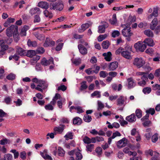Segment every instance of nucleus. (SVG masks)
Here are the masks:
<instances>
[{
    "label": "nucleus",
    "instance_id": "864d4df0",
    "mask_svg": "<svg viewBox=\"0 0 160 160\" xmlns=\"http://www.w3.org/2000/svg\"><path fill=\"white\" fill-rule=\"evenodd\" d=\"M117 22V19L116 18V16L115 14H114L112 16V20L110 23L112 25H114L116 24Z\"/></svg>",
    "mask_w": 160,
    "mask_h": 160
},
{
    "label": "nucleus",
    "instance_id": "6e6d98bb",
    "mask_svg": "<svg viewBox=\"0 0 160 160\" xmlns=\"http://www.w3.org/2000/svg\"><path fill=\"white\" fill-rule=\"evenodd\" d=\"M76 110H77V112L78 113H82L84 112L82 107L79 106L76 107Z\"/></svg>",
    "mask_w": 160,
    "mask_h": 160
},
{
    "label": "nucleus",
    "instance_id": "b1692460",
    "mask_svg": "<svg viewBox=\"0 0 160 160\" xmlns=\"http://www.w3.org/2000/svg\"><path fill=\"white\" fill-rule=\"evenodd\" d=\"M29 29V27L27 26H24L22 29L20 35L22 36H25L26 35V31Z\"/></svg>",
    "mask_w": 160,
    "mask_h": 160
},
{
    "label": "nucleus",
    "instance_id": "bf43d9fd",
    "mask_svg": "<svg viewBox=\"0 0 160 160\" xmlns=\"http://www.w3.org/2000/svg\"><path fill=\"white\" fill-rule=\"evenodd\" d=\"M108 75V73L103 71H101L99 73L100 77L103 78L106 77Z\"/></svg>",
    "mask_w": 160,
    "mask_h": 160
},
{
    "label": "nucleus",
    "instance_id": "a878e982",
    "mask_svg": "<svg viewBox=\"0 0 160 160\" xmlns=\"http://www.w3.org/2000/svg\"><path fill=\"white\" fill-rule=\"evenodd\" d=\"M117 105L119 106H122L124 103V97L121 96L117 100Z\"/></svg>",
    "mask_w": 160,
    "mask_h": 160
},
{
    "label": "nucleus",
    "instance_id": "f03ea898",
    "mask_svg": "<svg viewBox=\"0 0 160 160\" xmlns=\"http://www.w3.org/2000/svg\"><path fill=\"white\" fill-rule=\"evenodd\" d=\"M18 27L17 26H15L14 25H12L9 27L7 28L6 29V34L9 37H11L12 34L16 32H17Z\"/></svg>",
    "mask_w": 160,
    "mask_h": 160
},
{
    "label": "nucleus",
    "instance_id": "c85d7f7f",
    "mask_svg": "<svg viewBox=\"0 0 160 160\" xmlns=\"http://www.w3.org/2000/svg\"><path fill=\"white\" fill-rule=\"evenodd\" d=\"M36 52L35 51L33 50H29L27 51L26 55L29 57L32 58L36 55Z\"/></svg>",
    "mask_w": 160,
    "mask_h": 160
},
{
    "label": "nucleus",
    "instance_id": "423d86ee",
    "mask_svg": "<svg viewBox=\"0 0 160 160\" xmlns=\"http://www.w3.org/2000/svg\"><path fill=\"white\" fill-rule=\"evenodd\" d=\"M65 128V125L63 124H60L58 127L54 128L53 130L55 135L57 134H61L63 132Z\"/></svg>",
    "mask_w": 160,
    "mask_h": 160
},
{
    "label": "nucleus",
    "instance_id": "774afa93",
    "mask_svg": "<svg viewBox=\"0 0 160 160\" xmlns=\"http://www.w3.org/2000/svg\"><path fill=\"white\" fill-rule=\"evenodd\" d=\"M63 43H59L56 48V50L57 51H60L62 48L63 46Z\"/></svg>",
    "mask_w": 160,
    "mask_h": 160
},
{
    "label": "nucleus",
    "instance_id": "09e8293b",
    "mask_svg": "<svg viewBox=\"0 0 160 160\" xmlns=\"http://www.w3.org/2000/svg\"><path fill=\"white\" fill-rule=\"evenodd\" d=\"M151 91V89L150 88L146 87L144 88L143 90V92L145 94H149Z\"/></svg>",
    "mask_w": 160,
    "mask_h": 160
},
{
    "label": "nucleus",
    "instance_id": "2f4dec72",
    "mask_svg": "<svg viewBox=\"0 0 160 160\" xmlns=\"http://www.w3.org/2000/svg\"><path fill=\"white\" fill-rule=\"evenodd\" d=\"M65 153V151L61 147H59L58 150V156L63 157Z\"/></svg>",
    "mask_w": 160,
    "mask_h": 160
},
{
    "label": "nucleus",
    "instance_id": "aec40b11",
    "mask_svg": "<svg viewBox=\"0 0 160 160\" xmlns=\"http://www.w3.org/2000/svg\"><path fill=\"white\" fill-rule=\"evenodd\" d=\"M90 24L88 23L83 24L81 25V28L78 29V32H83L87 29L88 28Z\"/></svg>",
    "mask_w": 160,
    "mask_h": 160
},
{
    "label": "nucleus",
    "instance_id": "49530a36",
    "mask_svg": "<svg viewBox=\"0 0 160 160\" xmlns=\"http://www.w3.org/2000/svg\"><path fill=\"white\" fill-rule=\"evenodd\" d=\"M120 34L118 30L113 31L112 33V36L113 38H115L117 37H118Z\"/></svg>",
    "mask_w": 160,
    "mask_h": 160
},
{
    "label": "nucleus",
    "instance_id": "f257e3e1",
    "mask_svg": "<svg viewBox=\"0 0 160 160\" xmlns=\"http://www.w3.org/2000/svg\"><path fill=\"white\" fill-rule=\"evenodd\" d=\"M132 47L127 45L124 48L120 47L115 51L116 55L121 54L124 58L128 60L132 58Z\"/></svg>",
    "mask_w": 160,
    "mask_h": 160
},
{
    "label": "nucleus",
    "instance_id": "5701e85b",
    "mask_svg": "<svg viewBox=\"0 0 160 160\" xmlns=\"http://www.w3.org/2000/svg\"><path fill=\"white\" fill-rule=\"evenodd\" d=\"M27 44L29 47H36L37 45V42L36 41H31L30 39L28 40Z\"/></svg>",
    "mask_w": 160,
    "mask_h": 160
},
{
    "label": "nucleus",
    "instance_id": "052dcab7",
    "mask_svg": "<svg viewBox=\"0 0 160 160\" xmlns=\"http://www.w3.org/2000/svg\"><path fill=\"white\" fill-rule=\"evenodd\" d=\"M93 138L95 139V142L97 141L100 142L104 140L103 138L101 136H97L95 137H93Z\"/></svg>",
    "mask_w": 160,
    "mask_h": 160
},
{
    "label": "nucleus",
    "instance_id": "72a5a7b5",
    "mask_svg": "<svg viewBox=\"0 0 160 160\" xmlns=\"http://www.w3.org/2000/svg\"><path fill=\"white\" fill-rule=\"evenodd\" d=\"M56 10L61 11L62 10L63 8V5L61 2H56Z\"/></svg>",
    "mask_w": 160,
    "mask_h": 160
},
{
    "label": "nucleus",
    "instance_id": "0e129e2a",
    "mask_svg": "<svg viewBox=\"0 0 160 160\" xmlns=\"http://www.w3.org/2000/svg\"><path fill=\"white\" fill-rule=\"evenodd\" d=\"M45 108L46 110H52L53 109V107L52 105L49 104L45 106Z\"/></svg>",
    "mask_w": 160,
    "mask_h": 160
},
{
    "label": "nucleus",
    "instance_id": "dca6fc26",
    "mask_svg": "<svg viewBox=\"0 0 160 160\" xmlns=\"http://www.w3.org/2000/svg\"><path fill=\"white\" fill-rule=\"evenodd\" d=\"M41 12V11L40 10V9L37 7L31 9L29 11V13L32 15H33L36 13L39 14Z\"/></svg>",
    "mask_w": 160,
    "mask_h": 160
},
{
    "label": "nucleus",
    "instance_id": "4468645a",
    "mask_svg": "<svg viewBox=\"0 0 160 160\" xmlns=\"http://www.w3.org/2000/svg\"><path fill=\"white\" fill-rule=\"evenodd\" d=\"M78 48L80 52L82 55H85L87 53V50L84 46L82 45H78Z\"/></svg>",
    "mask_w": 160,
    "mask_h": 160
},
{
    "label": "nucleus",
    "instance_id": "8fccbe9b",
    "mask_svg": "<svg viewBox=\"0 0 160 160\" xmlns=\"http://www.w3.org/2000/svg\"><path fill=\"white\" fill-rule=\"evenodd\" d=\"M135 113L138 118H140L142 117V111L139 109L136 110Z\"/></svg>",
    "mask_w": 160,
    "mask_h": 160
},
{
    "label": "nucleus",
    "instance_id": "f8f14e48",
    "mask_svg": "<svg viewBox=\"0 0 160 160\" xmlns=\"http://www.w3.org/2000/svg\"><path fill=\"white\" fill-rule=\"evenodd\" d=\"M49 5L46 2L41 1L38 3V6L42 8L47 9L49 8Z\"/></svg>",
    "mask_w": 160,
    "mask_h": 160
},
{
    "label": "nucleus",
    "instance_id": "2eb2a0df",
    "mask_svg": "<svg viewBox=\"0 0 160 160\" xmlns=\"http://www.w3.org/2000/svg\"><path fill=\"white\" fill-rule=\"evenodd\" d=\"M126 120L129 122H133L136 120V118L134 113L131 114L130 115L127 117Z\"/></svg>",
    "mask_w": 160,
    "mask_h": 160
},
{
    "label": "nucleus",
    "instance_id": "39448f33",
    "mask_svg": "<svg viewBox=\"0 0 160 160\" xmlns=\"http://www.w3.org/2000/svg\"><path fill=\"white\" fill-rule=\"evenodd\" d=\"M122 35L125 37H130L132 35L131 32V28L129 27H126L122 30Z\"/></svg>",
    "mask_w": 160,
    "mask_h": 160
},
{
    "label": "nucleus",
    "instance_id": "37998d69",
    "mask_svg": "<svg viewBox=\"0 0 160 160\" xmlns=\"http://www.w3.org/2000/svg\"><path fill=\"white\" fill-rule=\"evenodd\" d=\"M109 45V42L107 41H104L102 42V48L104 49H106L108 48Z\"/></svg>",
    "mask_w": 160,
    "mask_h": 160
},
{
    "label": "nucleus",
    "instance_id": "7ed1b4c3",
    "mask_svg": "<svg viewBox=\"0 0 160 160\" xmlns=\"http://www.w3.org/2000/svg\"><path fill=\"white\" fill-rule=\"evenodd\" d=\"M146 45L141 42H138L134 45V47L137 51L143 52L146 48Z\"/></svg>",
    "mask_w": 160,
    "mask_h": 160
},
{
    "label": "nucleus",
    "instance_id": "3c124183",
    "mask_svg": "<svg viewBox=\"0 0 160 160\" xmlns=\"http://www.w3.org/2000/svg\"><path fill=\"white\" fill-rule=\"evenodd\" d=\"M75 155L76 156V160H80L82 158V156L80 152H76Z\"/></svg>",
    "mask_w": 160,
    "mask_h": 160
},
{
    "label": "nucleus",
    "instance_id": "6e6552de",
    "mask_svg": "<svg viewBox=\"0 0 160 160\" xmlns=\"http://www.w3.org/2000/svg\"><path fill=\"white\" fill-rule=\"evenodd\" d=\"M127 144V139L125 138L119 141L117 143V146L119 148L126 146Z\"/></svg>",
    "mask_w": 160,
    "mask_h": 160
},
{
    "label": "nucleus",
    "instance_id": "6ab92c4d",
    "mask_svg": "<svg viewBox=\"0 0 160 160\" xmlns=\"http://www.w3.org/2000/svg\"><path fill=\"white\" fill-rule=\"evenodd\" d=\"M102 55L104 57L105 59L107 61H110L111 60L112 54L111 52H108L107 53H104Z\"/></svg>",
    "mask_w": 160,
    "mask_h": 160
},
{
    "label": "nucleus",
    "instance_id": "393cba45",
    "mask_svg": "<svg viewBox=\"0 0 160 160\" xmlns=\"http://www.w3.org/2000/svg\"><path fill=\"white\" fill-rule=\"evenodd\" d=\"M33 34L38 39L40 40H42L44 38V35L43 34H40L38 32H34Z\"/></svg>",
    "mask_w": 160,
    "mask_h": 160
},
{
    "label": "nucleus",
    "instance_id": "cd10ccee",
    "mask_svg": "<svg viewBox=\"0 0 160 160\" xmlns=\"http://www.w3.org/2000/svg\"><path fill=\"white\" fill-rule=\"evenodd\" d=\"M82 122V120L78 117H76L73 119V123L78 125H80Z\"/></svg>",
    "mask_w": 160,
    "mask_h": 160
},
{
    "label": "nucleus",
    "instance_id": "a18cd8bd",
    "mask_svg": "<svg viewBox=\"0 0 160 160\" xmlns=\"http://www.w3.org/2000/svg\"><path fill=\"white\" fill-rule=\"evenodd\" d=\"M107 37L106 34L104 35H100L98 38V39L99 42H101L106 38Z\"/></svg>",
    "mask_w": 160,
    "mask_h": 160
},
{
    "label": "nucleus",
    "instance_id": "680f3d73",
    "mask_svg": "<svg viewBox=\"0 0 160 160\" xmlns=\"http://www.w3.org/2000/svg\"><path fill=\"white\" fill-rule=\"evenodd\" d=\"M155 111L154 108H150L149 109L146 111V113L148 114H151V115H153L155 113Z\"/></svg>",
    "mask_w": 160,
    "mask_h": 160
},
{
    "label": "nucleus",
    "instance_id": "5fc2aeb1",
    "mask_svg": "<svg viewBox=\"0 0 160 160\" xmlns=\"http://www.w3.org/2000/svg\"><path fill=\"white\" fill-rule=\"evenodd\" d=\"M41 21V18L40 16L38 15L34 16L33 22L34 23H39Z\"/></svg>",
    "mask_w": 160,
    "mask_h": 160
},
{
    "label": "nucleus",
    "instance_id": "c9c22d12",
    "mask_svg": "<svg viewBox=\"0 0 160 160\" xmlns=\"http://www.w3.org/2000/svg\"><path fill=\"white\" fill-rule=\"evenodd\" d=\"M4 43L3 40H0V44L1 45V49H2L4 51L8 48V46L7 45H4L3 43Z\"/></svg>",
    "mask_w": 160,
    "mask_h": 160
},
{
    "label": "nucleus",
    "instance_id": "20e7f679",
    "mask_svg": "<svg viewBox=\"0 0 160 160\" xmlns=\"http://www.w3.org/2000/svg\"><path fill=\"white\" fill-rule=\"evenodd\" d=\"M145 61L142 58H136L134 59L133 63L138 68H140L142 67L145 64Z\"/></svg>",
    "mask_w": 160,
    "mask_h": 160
},
{
    "label": "nucleus",
    "instance_id": "a19ab883",
    "mask_svg": "<svg viewBox=\"0 0 160 160\" xmlns=\"http://www.w3.org/2000/svg\"><path fill=\"white\" fill-rule=\"evenodd\" d=\"M11 142L9 139L7 138H4L0 141V144L2 145H5V144H10Z\"/></svg>",
    "mask_w": 160,
    "mask_h": 160
},
{
    "label": "nucleus",
    "instance_id": "9b49d317",
    "mask_svg": "<svg viewBox=\"0 0 160 160\" xmlns=\"http://www.w3.org/2000/svg\"><path fill=\"white\" fill-rule=\"evenodd\" d=\"M83 141L85 144H89L91 143H95V139L92 138L91 139L88 137L85 136L82 139Z\"/></svg>",
    "mask_w": 160,
    "mask_h": 160
},
{
    "label": "nucleus",
    "instance_id": "69168bd1",
    "mask_svg": "<svg viewBox=\"0 0 160 160\" xmlns=\"http://www.w3.org/2000/svg\"><path fill=\"white\" fill-rule=\"evenodd\" d=\"M121 136V134L118 131H116L115 132H113L112 133V139L116 137L117 136Z\"/></svg>",
    "mask_w": 160,
    "mask_h": 160
},
{
    "label": "nucleus",
    "instance_id": "a211bd4d",
    "mask_svg": "<svg viewBox=\"0 0 160 160\" xmlns=\"http://www.w3.org/2000/svg\"><path fill=\"white\" fill-rule=\"evenodd\" d=\"M128 82V88L131 89L135 86L136 84L134 82L132 78H130L127 79Z\"/></svg>",
    "mask_w": 160,
    "mask_h": 160
},
{
    "label": "nucleus",
    "instance_id": "f704fd0d",
    "mask_svg": "<svg viewBox=\"0 0 160 160\" xmlns=\"http://www.w3.org/2000/svg\"><path fill=\"white\" fill-rule=\"evenodd\" d=\"M79 43L80 44L78 45H82L83 46H85L87 48H90L88 43L83 39H81L79 41Z\"/></svg>",
    "mask_w": 160,
    "mask_h": 160
},
{
    "label": "nucleus",
    "instance_id": "e433bc0d",
    "mask_svg": "<svg viewBox=\"0 0 160 160\" xmlns=\"http://www.w3.org/2000/svg\"><path fill=\"white\" fill-rule=\"evenodd\" d=\"M83 120L87 122H90L92 120V118L91 116L85 115L84 116Z\"/></svg>",
    "mask_w": 160,
    "mask_h": 160
},
{
    "label": "nucleus",
    "instance_id": "4c0bfd02",
    "mask_svg": "<svg viewBox=\"0 0 160 160\" xmlns=\"http://www.w3.org/2000/svg\"><path fill=\"white\" fill-rule=\"evenodd\" d=\"M91 96L92 98L96 97L97 98H100L101 96L100 92L98 91H95L91 94Z\"/></svg>",
    "mask_w": 160,
    "mask_h": 160
},
{
    "label": "nucleus",
    "instance_id": "0eeeda50",
    "mask_svg": "<svg viewBox=\"0 0 160 160\" xmlns=\"http://www.w3.org/2000/svg\"><path fill=\"white\" fill-rule=\"evenodd\" d=\"M55 42L52 41L51 39L47 38H46L45 41L43 44V46L44 47H48L49 46H52L55 45Z\"/></svg>",
    "mask_w": 160,
    "mask_h": 160
},
{
    "label": "nucleus",
    "instance_id": "1a4fd4ad",
    "mask_svg": "<svg viewBox=\"0 0 160 160\" xmlns=\"http://www.w3.org/2000/svg\"><path fill=\"white\" fill-rule=\"evenodd\" d=\"M41 63L42 65L44 66H47L50 64H53V59L52 58H51L48 60H47L45 58H44L42 60Z\"/></svg>",
    "mask_w": 160,
    "mask_h": 160
},
{
    "label": "nucleus",
    "instance_id": "412c9836",
    "mask_svg": "<svg viewBox=\"0 0 160 160\" xmlns=\"http://www.w3.org/2000/svg\"><path fill=\"white\" fill-rule=\"evenodd\" d=\"M38 83V84L37 85V86H39V87H40L43 89L46 88L48 86V84L43 81L41 80H39Z\"/></svg>",
    "mask_w": 160,
    "mask_h": 160
},
{
    "label": "nucleus",
    "instance_id": "c756f323",
    "mask_svg": "<svg viewBox=\"0 0 160 160\" xmlns=\"http://www.w3.org/2000/svg\"><path fill=\"white\" fill-rule=\"evenodd\" d=\"M144 33L147 37H152L154 34L153 32L150 29L146 30L144 31Z\"/></svg>",
    "mask_w": 160,
    "mask_h": 160
},
{
    "label": "nucleus",
    "instance_id": "4be33fe9",
    "mask_svg": "<svg viewBox=\"0 0 160 160\" xmlns=\"http://www.w3.org/2000/svg\"><path fill=\"white\" fill-rule=\"evenodd\" d=\"M158 8H154L152 12L148 16V18L151 19L152 16L157 17L158 15Z\"/></svg>",
    "mask_w": 160,
    "mask_h": 160
},
{
    "label": "nucleus",
    "instance_id": "58836bf2",
    "mask_svg": "<svg viewBox=\"0 0 160 160\" xmlns=\"http://www.w3.org/2000/svg\"><path fill=\"white\" fill-rule=\"evenodd\" d=\"M86 83L87 82L85 81H83L81 82V86L80 88L81 90L86 89L88 88V86L86 84Z\"/></svg>",
    "mask_w": 160,
    "mask_h": 160
},
{
    "label": "nucleus",
    "instance_id": "7c9ffc66",
    "mask_svg": "<svg viewBox=\"0 0 160 160\" xmlns=\"http://www.w3.org/2000/svg\"><path fill=\"white\" fill-rule=\"evenodd\" d=\"M17 52L19 55L21 56H25L26 54L25 50L20 48H17Z\"/></svg>",
    "mask_w": 160,
    "mask_h": 160
},
{
    "label": "nucleus",
    "instance_id": "9d476101",
    "mask_svg": "<svg viewBox=\"0 0 160 160\" xmlns=\"http://www.w3.org/2000/svg\"><path fill=\"white\" fill-rule=\"evenodd\" d=\"M108 26V23L105 22L103 25L98 26V32L99 33H103L105 32V29Z\"/></svg>",
    "mask_w": 160,
    "mask_h": 160
},
{
    "label": "nucleus",
    "instance_id": "bb28decb",
    "mask_svg": "<svg viewBox=\"0 0 160 160\" xmlns=\"http://www.w3.org/2000/svg\"><path fill=\"white\" fill-rule=\"evenodd\" d=\"M157 19L156 18H154L152 22L150 25V28L152 30L155 29V27L157 25Z\"/></svg>",
    "mask_w": 160,
    "mask_h": 160
},
{
    "label": "nucleus",
    "instance_id": "4d7b16f0",
    "mask_svg": "<svg viewBox=\"0 0 160 160\" xmlns=\"http://www.w3.org/2000/svg\"><path fill=\"white\" fill-rule=\"evenodd\" d=\"M159 153L156 151H154V156L150 160H157L159 156Z\"/></svg>",
    "mask_w": 160,
    "mask_h": 160
},
{
    "label": "nucleus",
    "instance_id": "79ce46f5",
    "mask_svg": "<svg viewBox=\"0 0 160 160\" xmlns=\"http://www.w3.org/2000/svg\"><path fill=\"white\" fill-rule=\"evenodd\" d=\"M43 13L46 17H49L50 18H52L53 16L52 13L49 12L47 9H46L43 12Z\"/></svg>",
    "mask_w": 160,
    "mask_h": 160
},
{
    "label": "nucleus",
    "instance_id": "e2e57ef3",
    "mask_svg": "<svg viewBox=\"0 0 160 160\" xmlns=\"http://www.w3.org/2000/svg\"><path fill=\"white\" fill-rule=\"evenodd\" d=\"M67 87L64 85H61L58 88V91L62 90V91H65L67 89Z\"/></svg>",
    "mask_w": 160,
    "mask_h": 160
},
{
    "label": "nucleus",
    "instance_id": "f3484780",
    "mask_svg": "<svg viewBox=\"0 0 160 160\" xmlns=\"http://www.w3.org/2000/svg\"><path fill=\"white\" fill-rule=\"evenodd\" d=\"M143 42L147 44L148 46L152 47L154 45V43L152 39L151 38H146Z\"/></svg>",
    "mask_w": 160,
    "mask_h": 160
},
{
    "label": "nucleus",
    "instance_id": "ea45409f",
    "mask_svg": "<svg viewBox=\"0 0 160 160\" xmlns=\"http://www.w3.org/2000/svg\"><path fill=\"white\" fill-rule=\"evenodd\" d=\"M152 141L153 142H156L158 139V135L156 133L153 135L152 137Z\"/></svg>",
    "mask_w": 160,
    "mask_h": 160
},
{
    "label": "nucleus",
    "instance_id": "ddd939ff",
    "mask_svg": "<svg viewBox=\"0 0 160 160\" xmlns=\"http://www.w3.org/2000/svg\"><path fill=\"white\" fill-rule=\"evenodd\" d=\"M118 63L117 62H111L109 66V71H114L118 67Z\"/></svg>",
    "mask_w": 160,
    "mask_h": 160
},
{
    "label": "nucleus",
    "instance_id": "473e14b6",
    "mask_svg": "<svg viewBox=\"0 0 160 160\" xmlns=\"http://www.w3.org/2000/svg\"><path fill=\"white\" fill-rule=\"evenodd\" d=\"M16 77V75L15 74L10 73L7 76L6 78L9 80L13 81L15 79Z\"/></svg>",
    "mask_w": 160,
    "mask_h": 160
},
{
    "label": "nucleus",
    "instance_id": "c03bdc74",
    "mask_svg": "<svg viewBox=\"0 0 160 160\" xmlns=\"http://www.w3.org/2000/svg\"><path fill=\"white\" fill-rule=\"evenodd\" d=\"M94 145L90 144L86 146V150L87 151L91 152L94 148Z\"/></svg>",
    "mask_w": 160,
    "mask_h": 160
},
{
    "label": "nucleus",
    "instance_id": "603ef678",
    "mask_svg": "<svg viewBox=\"0 0 160 160\" xmlns=\"http://www.w3.org/2000/svg\"><path fill=\"white\" fill-rule=\"evenodd\" d=\"M98 110L99 111L102 109L104 107V105L100 101H98Z\"/></svg>",
    "mask_w": 160,
    "mask_h": 160
},
{
    "label": "nucleus",
    "instance_id": "338daca9",
    "mask_svg": "<svg viewBox=\"0 0 160 160\" xmlns=\"http://www.w3.org/2000/svg\"><path fill=\"white\" fill-rule=\"evenodd\" d=\"M152 136V133L151 132H147L144 135L145 137L148 140L150 139Z\"/></svg>",
    "mask_w": 160,
    "mask_h": 160
},
{
    "label": "nucleus",
    "instance_id": "13d9d810",
    "mask_svg": "<svg viewBox=\"0 0 160 160\" xmlns=\"http://www.w3.org/2000/svg\"><path fill=\"white\" fill-rule=\"evenodd\" d=\"M12 101V98L10 97H7L4 99V102L7 104H10Z\"/></svg>",
    "mask_w": 160,
    "mask_h": 160
},
{
    "label": "nucleus",
    "instance_id": "de8ad7c7",
    "mask_svg": "<svg viewBox=\"0 0 160 160\" xmlns=\"http://www.w3.org/2000/svg\"><path fill=\"white\" fill-rule=\"evenodd\" d=\"M4 157L5 160H12L13 157L12 155L10 154H6L4 155Z\"/></svg>",
    "mask_w": 160,
    "mask_h": 160
}]
</instances>
